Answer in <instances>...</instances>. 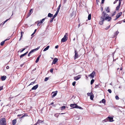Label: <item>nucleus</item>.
<instances>
[{
	"label": "nucleus",
	"instance_id": "obj_1",
	"mask_svg": "<svg viewBox=\"0 0 125 125\" xmlns=\"http://www.w3.org/2000/svg\"><path fill=\"white\" fill-rule=\"evenodd\" d=\"M101 17L104 20H106L108 21H110L112 19L111 18L109 17V15L106 13L104 11L102 14Z\"/></svg>",
	"mask_w": 125,
	"mask_h": 125
},
{
	"label": "nucleus",
	"instance_id": "obj_2",
	"mask_svg": "<svg viewBox=\"0 0 125 125\" xmlns=\"http://www.w3.org/2000/svg\"><path fill=\"white\" fill-rule=\"evenodd\" d=\"M70 106L72 108H77L80 109H83V108L81 107L78 106L76 104H71Z\"/></svg>",
	"mask_w": 125,
	"mask_h": 125
},
{
	"label": "nucleus",
	"instance_id": "obj_3",
	"mask_svg": "<svg viewBox=\"0 0 125 125\" xmlns=\"http://www.w3.org/2000/svg\"><path fill=\"white\" fill-rule=\"evenodd\" d=\"M0 125H6V122L5 118H2L0 119Z\"/></svg>",
	"mask_w": 125,
	"mask_h": 125
},
{
	"label": "nucleus",
	"instance_id": "obj_4",
	"mask_svg": "<svg viewBox=\"0 0 125 125\" xmlns=\"http://www.w3.org/2000/svg\"><path fill=\"white\" fill-rule=\"evenodd\" d=\"M68 37L66 35H65L63 37L61 41L63 42H66L67 40Z\"/></svg>",
	"mask_w": 125,
	"mask_h": 125
},
{
	"label": "nucleus",
	"instance_id": "obj_5",
	"mask_svg": "<svg viewBox=\"0 0 125 125\" xmlns=\"http://www.w3.org/2000/svg\"><path fill=\"white\" fill-rule=\"evenodd\" d=\"M95 72L94 71H93L89 75V76H91L92 78H93L94 77V75L95 74Z\"/></svg>",
	"mask_w": 125,
	"mask_h": 125
},
{
	"label": "nucleus",
	"instance_id": "obj_6",
	"mask_svg": "<svg viewBox=\"0 0 125 125\" xmlns=\"http://www.w3.org/2000/svg\"><path fill=\"white\" fill-rule=\"evenodd\" d=\"M75 57L74 58V60H75L76 58L78 57V53L77 52L76 50H75Z\"/></svg>",
	"mask_w": 125,
	"mask_h": 125
},
{
	"label": "nucleus",
	"instance_id": "obj_7",
	"mask_svg": "<svg viewBox=\"0 0 125 125\" xmlns=\"http://www.w3.org/2000/svg\"><path fill=\"white\" fill-rule=\"evenodd\" d=\"M104 20V19H103L101 18V17L99 21V24H100L101 25H102L103 24V22Z\"/></svg>",
	"mask_w": 125,
	"mask_h": 125
},
{
	"label": "nucleus",
	"instance_id": "obj_8",
	"mask_svg": "<svg viewBox=\"0 0 125 125\" xmlns=\"http://www.w3.org/2000/svg\"><path fill=\"white\" fill-rule=\"evenodd\" d=\"M108 119L109 121V122H112L114 121L113 117L108 116Z\"/></svg>",
	"mask_w": 125,
	"mask_h": 125
},
{
	"label": "nucleus",
	"instance_id": "obj_9",
	"mask_svg": "<svg viewBox=\"0 0 125 125\" xmlns=\"http://www.w3.org/2000/svg\"><path fill=\"white\" fill-rule=\"evenodd\" d=\"M81 78V75H79L74 77V79L75 80H77Z\"/></svg>",
	"mask_w": 125,
	"mask_h": 125
},
{
	"label": "nucleus",
	"instance_id": "obj_10",
	"mask_svg": "<svg viewBox=\"0 0 125 125\" xmlns=\"http://www.w3.org/2000/svg\"><path fill=\"white\" fill-rule=\"evenodd\" d=\"M32 10L33 9H31V10H30L29 12L28 13L27 15V16L28 17H29L32 13Z\"/></svg>",
	"mask_w": 125,
	"mask_h": 125
},
{
	"label": "nucleus",
	"instance_id": "obj_11",
	"mask_svg": "<svg viewBox=\"0 0 125 125\" xmlns=\"http://www.w3.org/2000/svg\"><path fill=\"white\" fill-rule=\"evenodd\" d=\"M121 4V2L119 1V4L118 6H117L116 8V10H119Z\"/></svg>",
	"mask_w": 125,
	"mask_h": 125
},
{
	"label": "nucleus",
	"instance_id": "obj_12",
	"mask_svg": "<svg viewBox=\"0 0 125 125\" xmlns=\"http://www.w3.org/2000/svg\"><path fill=\"white\" fill-rule=\"evenodd\" d=\"M122 14V12H120L119 13H118L116 16V17H117V18H119L121 15Z\"/></svg>",
	"mask_w": 125,
	"mask_h": 125
},
{
	"label": "nucleus",
	"instance_id": "obj_13",
	"mask_svg": "<svg viewBox=\"0 0 125 125\" xmlns=\"http://www.w3.org/2000/svg\"><path fill=\"white\" fill-rule=\"evenodd\" d=\"M58 60V59L55 58L52 62V64H55L56 62H57Z\"/></svg>",
	"mask_w": 125,
	"mask_h": 125
},
{
	"label": "nucleus",
	"instance_id": "obj_14",
	"mask_svg": "<svg viewBox=\"0 0 125 125\" xmlns=\"http://www.w3.org/2000/svg\"><path fill=\"white\" fill-rule=\"evenodd\" d=\"M38 87V84H37V85H35V86H34L33 87H32V88L31 90H36L37 88Z\"/></svg>",
	"mask_w": 125,
	"mask_h": 125
},
{
	"label": "nucleus",
	"instance_id": "obj_15",
	"mask_svg": "<svg viewBox=\"0 0 125 125\" xmlns=\"http://www.w3.org/2000/svg\"><path fill=\"white\" fill-rule=\"evenodd\" d=\"M57 91H56L55 92H52V93H54L52 95V98H53L57 94Z\"/></svg>",
	"mask_w": 125,
	"mask_h": 125
},
{
	"label": "nucleus",
	"instance_id": "obj_16",
	"mask_svg": "<svg viewBox=\"0 0 125 125\" xmlns=\"http://www.w3.org/2000/svg\"><path fill=\"white\" fill-rule=\"evenodd\" d=\"M6 76H2L1 77V79L2 81L5 80L6 78Z\"/></svg>",
	"mask_w": 125,
	"mask_h": 125
},
{
	"label": "nucleus",
	"instance_id": "obj_17",
	"mask_svg": "<svg viewBox=\"0 0 125 125\" xmlns=\"http://www.w3.org/2000/svg\"><path fill=\"white\" fill-rule=\"evenodd\" d=\"M105 11L107 13H108L110 12V10L109 9L108 7H107L105 9Z\"/></svg>",
	"mask_w": 125,
	"mask_h": 125
},
{
	"label": "nucleus",
	"instance_id": "obj_18",
	"mask_svg": "<svg viewBox=\"0 0 125 125\" xmlns=\"http://www.w3.org/2000/svg\"><path fill=\"white\" fill-rule=\"evenodd\" d=\"M16 119H14L12 121V123L13 125H15L16 123Z\"/></svg>",
	"mask_w": 125,
	"mask_h": 125
},
{
	"label": "nucleus",
	"instance_id": "obj_19",
	"mask_svg": "<svg viewBox=\"0 0 125 125\" xmlns=\"http://www.w3.org/2000/svg\"><path fill=\"white\" fill-rule=\"evenodd\" d=\"M41 55H39L37 57V59L35 61V62L36 63L38 62V61H39L40 58V57H41Z\"/></svg>",
	"mask_w": 125,
	"mask_h": 125
},
{
	"label": "nucleus",
	"instance_id": "obj_20",
	"mask_svg": "<svg viewBox=\"0 0 125 125\" xmlns=\"http://www.w3.org/2000/svg\"><path fill=\"white\" fill-rule=\"evenodd\" d=\"M28 52H26L25 53H24L23 54H21L20 56V57L21 58L22 57L24 56H25L28 53Z\"/></svg>",
	"mask_w": 125,
	"mask_h": 125
},
{
	"label": "nucleus",
	"instance_id": "obj_21",
	"mask_svg": "<svg viewBox=\"0 0 125 125\" xmlns=\"http://www.w3.org/2000/svg\"><path fill=\"white\" fill-rule=\"evenodd\" d=\"M50 46H47L46 48H45L43 50V51H45L48 50Z\"/></svg>",
	"mask_w": 125,
	"mask_h": 125
},
{
	"label": "nucleus",
	"instance_id": "obj_22",
	"mask_svg": "<svg viewBox=\"0 0 125 125\" xmlns=\"http://www.w3.org/2000/svg\"><path fill=\"white\" fill-rule=\"evenodd\" d=\"M94 97V95L93 94H92L90 96V99L91 100H93Z\"/></svg>",
	"mask_w": 125,
	"mask_h": 125
},
{
	"label": "nucleus",
	"instance_id": "obj_23",
	"mask_svg": "<svg viewBox=\"0 0 125 125\" xmlns=\"http://www.w3.org/2000/svg\"><path fill=\"white\" fill-rule=\"evenodd\" d=\"M103 122H106L108 121L109 120L108 119V117H107V118H106V119H105L103 120Z\"/></svg>",
	"mask_w": 125,
	"mask_h": 125
},
{
	"label": "nucleus",
	"instance_id": "obj_24",
	"mask_svg": "<svg viewBox=\"0 0 125 125\" xmlns=\"http://www.w3.org/2000/svg\"><path fill=\"white\" fill-rule=\"evenodd\" d=\"M91 19V14H90L89 15L88 17V20H90Z\"/></svg>",
	"mask_w": 125,
	"mask_h": 125
},
{
	"label": "nucleus",
	"instance_id": "obj_25",
	"mask_svg": "<svg viewBox=\"0 0 125 125\" xmlns=\"http://www.w3.org/2000/svg\"><path fill=\"white\" fill-rule=\"evenodd\" d=\"M66 108V107L65 106H62L61 107V110H63L65 109Z\"/></svg>",
	"mask_w": 125,
	"mask_h": 125
},
{
	"label": "nucleus",
	"instance_id": "obj_26",
	"mask_svg": "<svg viewBox=\"0 0 125 125\" xmlns=\"http://www.w3.org/2000/svg\"><path fill=\"white\" fill-rule=\"evenodd\" d=\"M37 22H38V23L37 24V25L38 26H40V25H41V23H42L41 22L39 21H37Z\"/></svg>",
	"mask_w": 125,
	"mask_h": 125
},
{
	"label": "nucleus",
	"instance_id": "obj_27",
	"mask_svg": "<svg viewBox=\"0 0 125 125\" xmlns=\"http://www.w3.org/2000/svg\"><path fill=\"white\" fill-rule=\"evenodd\" d=\"M53 16V14H51L50 13H48V16L49 17H52Z\"/></svg>",
	"mask_w": 125,
	"mask_h": 125
},
{
	"label": "nucleus",
	"instance_id": "obj_28",
	"mask_svg": "<svg viewBox=\"0 0 125 125\" xmlns=\"http://www.w3.org/2000/svg\"><path fill=\"white\" fill-rule=\"evenodd\" d=\"M23 33H24V32H23L22 31H21V38L19 40H20L21 38L22 37L23 34Z\"/></svg>",
	"mask_w": 125,
	"mask_h": 125
},
{
	"label": "nucleus",
	"instance_id": "obj_29",
	"mask_svg": "<svg viewBox=\"0 0 125 125\" xmlns=\"http://www.w3.org/2000/svg\"><path fill=\"white\" fill-rule=\"evenodd\" d=\"M42 122V121L41 120L39 119L38 121L36 123H37L38 124H39L40 123H41Z\"/></svg>",
	"mask_w": 125,
	"mask_h": 125
},
{
	"label": "nucleus",
	"instance_id": "obj_30",
	"mask_svg": "<svg viewBox=\"0 0 125 125\" xmlns=\"http://www.w3.org/2000/svg\"><path fill=\"white\" fill-rule=\"evenodd\" d=\"M54 18L55 17L53 16V17L51 19L50 21V22H52L53 19H54Z\"/></svg>",
	"mask_w": 125,
	"mask_h": 125
},
{
	"label": "nucleus",
	"instance_id": "obj_31",
	"mask_svg": "<svg viewBox=\"0 0 125 125\" xmlns=\"http://www.w3.org/2000/svg\"><path fill=\"white\" fill-rule=\"evenodd\" d=\"M94 82V80L93 79H92L91 81V85Z\"/></svg>",
	"mask_w": 125,
	"mask_h": 125
},
{
	"label": "nucleus",
	"instance_id": "obj_32",
	"mask_svg": "<svg viewBox=\"0 0 125 125\" xmlns=\"http://www.w3.org/2000/svg\"><path fill=\"white\" fill-rule=\"evenodd\" d=\"M58 12H57L56 11V13H55V14L54 15V16H53V17H56L58 13Z\"/></svg>",
	"mask_w": 125,
	"mask_h": 125
},
{
	"label": "nucleus",
	"instance_id": "obj_33",
	"mask_svg": "<svg viewBox=\"0 0 125 125\" xmlns=\"http://www.w3.org/2000/svg\"><path fill=\"white\" fill-rule=\"evenodd\" d=\"M102 102L104 104L105 103V99H103L102 100Z\"/></svg>",
	"mask_w": 125,
	"mask_h": 125
},
{
	"label": "nucleus",
	"instance_id": "obj_34",
	"mask_svg": "<svg viewBox=\"0 0 125 125\" xmlns=\"http://www.w3.org/2000/svg\"><path fill=\"white\" fill-rule=\"evenodd\" d=\"M119 33V32L118 31H116L115 33V35L117 36Z\"/></svg>",
	"mask_w": 125,
	"mask_h": 125
},
{
	"label": "nucleus",
	"instance_id": "obj_35",
	"mask_svg": "<svg viewBox=\"0 0 125 125\" xmlns=\"http://www.w3.org/2000/svg\"><path fill=\"white\" fill-rule=\"evenodd\" d=\"M5 43V41H3L2 42H1V43H0V45H3L4 44V43Z\"/></svg>",
	"mask_w": 125,
	"mask_h": 125
},
{
	"label": "nucleus",
	"instance_id": "obj_36",
	"mask_svg": "<svg viewBox=\"0 0 125 125\" xmlns=\"http://www.w3.org/2000/svg\"><path fill=\"white\" fill-rule=\"evenodd\" d=\"M54 116L56 117H58L59 116V114L58 113H56L54 115Z\"/></svg>",
	"mask_w": 125,
	"mask_h": 125
},
{
	"label": "nucleus",
	"instance_id": "obj_37",
	"mask_svg": "<svg viewBox=\"0 0 125 125\" xmlns=\"http://www.w3.org/2000/svg\"><path fill=\"white\" fill-rule=\"evenodd\" d=\"M49 79V77H46L44 80V81L45 82L47 81Z\"/></svg>",
	"mask_w": 125,
	"mask_h": 125
},
{
	"label": "nucleus",
	"instance_id": "obj_38",
	"mask_svg": "<svg viewBox=\"0 0 125 125\" xmlns=\"http://www.w3.org/2000/svg\"><path fill=\"white\" fill-rule=\"evenodd\" d=\"M92 94V93H88L87 94L88 96H90Z\"/></svg>",
	"mask_w": 125,
	"mask_h": 125
},
{
	"label": "nucleus",
	"instance_id": "obj_39",
	"mask_svg": "<svg viewBox=\"0 0 125 125\" xmlns=\"http://www.w3.org/2000/svg\"><path fill=\"white\" fill-rule=\"evenodd\" d=\"M10 19H7L6 20H5V21H4V22H3V25L6 22H7L8 20H9Z\"/></svg>",
	"mask_w": 125,
	"mask_h": 125
},
{
	"label": "nucleus",
	"instance_id": "obj_40",
	"mask_svg": "<svg viewBox=\"0 0 125 125\" xmlns=\"http://www.w3.org/2000/svg\"><path fill=\"white\" fill-rule=\"evenodd\" d=\"M44 20L45 19H43L42 20H41L40 21L41 22V23H42V22L44 21Z\"/></svg>",
	"mask_w": 125,
	"mask_h": 125
},
{
	"label": "nucleus",
	"instance_id": "obj_41",
	"mask_svg": "<svg viewBox=\"0 0 125 125\" xmlns=\"http://www.w3.org/2000/svg\"><path fill=\"white\" fill-rule=\"evenodd\" d=\"M115 98L117 100H118L119 99V98L118 96H115Z\"/></svg>",
	"mask_w": 125,
	"mask_h": 125
},
{
	"label": "nucleus",
	"instance_id": "obj_42",
	"mask_svg": "<svg viewBox=\"0 0 125 125\" xmlns=\"http://www.w3.org/2000/svg\"><path fill=\"white\" fill-rule=\"evenodd\" d=\"M40 48V47H38L36 49H34V50L35 51L38 50Z\"/></svg>",
	"mask_w": 125,
	"mask_h": 125
},
{
	"label": "nucleus",
	"instance_id": "obj_43",
	"mask_svg": "<svg viewBox=\"0 0 125 125\" xmlns=\"http://www.w3.org/2000/svg\"><path fill=\"white\" fill-rule=\"evenodd\" d=\"M40 48V47H38L36 49H34V50L35 51L38 50Z\"/></svg>",
	"mask_w": 125,
	"mask_h": 125
},
{
	"label": "nucleus",
	"instance_id": "obj_44",
	"mask_svg": "<svg viewBox=\"0 0 125 125\" xmlns=\"http://www.w3.org/2000/svg\"><path fill=\"white\" fill-rule=\"evenodd\" d=\"M53 68H51L50 69V71L51 73H52L53 72Z\"/></svg>",
	"mask_w": 125,
	"mask_h": 125
},
{
	"label": "nucleus",
	"instance_id": "obj_45",
	"mask_svg": "<svg viewBox=\"0 0 125 125\" xmlns=\"http://www.w3.org/2000/svg\"><path fill=\"white\" fill-rule=\"evenodd\" d=\"M34 51H35L34 50V49H33V50H32L31 51H30V53H31L32 52H34Z\"/></svg>",
	"mask_w": 125,
	"mask_h": 125
},
{
	"label": "nucleus",
	"instance_id": "obj_46",
	"mask_svg": "<svg viewBox=\"0 0 125 125\" xmlns=\"http://www.w3.org/2000/svg\"><path fill=\"white\" fill-rule=\"evenodd\" d=\"M108 91L110 93H112V91L111 89H108Z\"/></svg>",
	"mask_w": 125,
	"mask_h": 125
},
{
	"label": "nucleus",
	"instance_id": "obj_47",
	"mask_svg": "<svg viewBox=\"0 0 125 125\" xmlns=\"http://www.w3.org/2000/svg\"><path fill=\"white\" fill-rule=\"evenodd\" d=\"M36 29L35 30H34V32H33V33L31 34V36H32V35H33L35 33V32H36Z\"/></svg>",
	"mask_w": 125,
	"mask_h": 125
},
{
	"label": "nucleus",
	"instance_id": "obj_48",
	"mask_svg": "<svg viewBox=\"0 0 125 125\" xmlns=\"http://www.w3.org/2000/svg\"><path fill=\"white\" fill-rule=\"evenodd\" d=\"M110 25L108 26V27H106L105 29L106 30H107L110 27Z\"/></svg>",
	"mask_w": 125,
	"mask_h": 125
},
{
	"label": "nucleus",
	"instance_id": "obj_49",
	"mask_svg": "<svg viewBox=\"0 0 125 125\" xmlns=\"http://www.w3.org/2000/svg\"><path fill=\"white\" fill-rule=\"evenodd\" d=\"M25 49V48H23V49H22L20 51V52H22Z\"/></svg>",
	"mask_w": 125,
	"mask_h": 125
},
{
	"label": "nucleus",
	"instance_id": "obj_50",
	"mask_svg": "<svg viewBox=\"0 0 125 125\" xmlns=\"http://www.w3.org/2000/svg\"><path fill=\"white\" fill-rule=\"evenodd\" d=\"M76 82H73L72 83V85L73 86H75V84Z\"/></svg>",
	"mask_w": 125,
	"mask_h": 125
},
{
	"label": "nucleus",
	"instance_id": "obj_51",
	"mask_svg": "<svg viewBox=\"0 0 125 125\" xmlns=\"http://www.w3.org/2000/svg\"><path fill=\"white\" fill-rule=\"evenodd\" d=\"M35 81H34L33 82H31V83L29 85H32V84H34V83H35Z\"/></svg>",
	"mask_w": 125,
	"mask_h": 125
},
{
	"label": "nucleus",
	"instance_id": "obj_52",
	"mask_svg": "<svg viewBox=\"0 0 125 125\" xmlns=\"http://www.w3.org/2000/svg\"><path fill=\"white\" fill-rule=\"evenodd\" d=\"M116 13V12L115 11L114 13L112 15V16H114V15L115 14V13Z\"/></svg>",
	"mask_w": 125,
	"mask_h": 125
},
{
	"label": "nucleus",
	"instance_id": "obj_53",
	"mask_svg": "<svg viewBox=\"0 0 125 125\" xmlns=\"http://www.w3.org/2000/svg\"><path fill=\"white\" fill-rule=\"evenodd\" d=\"M61 4H60L58 7V9H60V7H61Z\"/></svg>",
	"mask_w": 125,
	"mask_h": 125
},
{
	"label": "nucleus",
	"instance_id": "obj_54",
	"mask_svg": "<svg viewBox=\"0 0 125 125\" xmlns=\"http://www.w3.org/2000/svg\"><path fill=\"white\" fill-rule=\"evenodd\" d=\"M3 89V86L0 87V91Z\"/></svg>",
	"mask_w": 125,
	"mask_h": 125
},
{
	"label": "nucleus",
	"instance_id": "obj_55",
	"mask_svg": "<svg viewBox=\"0 0 125 125\" xmlns=\"http://www.w3.org/2000/svg\"><path fill=\"white\" fill-rule=\"evenodd\" d=\"M58 45H56V46L55 47V48L56 49H57L58 48Z\"/></svg>",
	"mask_w": 125,
	"mask_h": 125
},
{
	"label": "nucleus",
	"instance_id": "obj_56",
	"mask_svg": "<svg viewBox=\"0 0 125 125\" xmlns=\"http://www.w3.org/2000/svg\"><path fill=\"white\" fill-rule=\"evenodd\" d=\"M9 66H6V68L7 69H9Z\"/></svg>",
	"mask_w": 125,
	"mask_h": 125
},
{
	"label": "nucleus",
	"instance_id": "obj_57",
	"mask_svg": "<svg viewBox=\"0 0 125 125\" xmlns=\"http://www.w3.org/2000/svg\"><path fill=\"white\" fill-rule=\"evenodd\" d=\"M104 0H102L101 3H104Z\"/></svg>",
	"mask_w": 125,
	"mask_h": 125
},
{
	"label": "nucleus",
	"instance_id": "obj_58",
	"mask_svg": "<svg viewBox=\"0 0 125 125\" xmlns=\"http://www.w3.org/2000/svg\"><path fill=\"white\" fill-rule=\"evenodd\" d=\"M67 1V0H64V3H65Z\"/></svg>",
	"mask_w": 125,
	"mask_h": 125
},
{
	"label": "nucleus",
	"instance_id": "obj_59",
	"mask_svg": "<svg viewBox=\"0 0 125 125\" xmlns=\"http://www.w3.org/2000/svg\"><path fill=\"white\" fill-rule=\"evenodd\" d=\"M60 9H58L57 10V11H56V12H59V11Z\"/></svg>",
	"mask_w": 125,
	"mask_h": 125
},
{
	"label": "nucleus",
	"instance_id": "obj_60",
	"mask_svg": "<svg viewBox=\"0 0 125 125\" xmlns=\"http://www.w3.org/2000/svg\"><path fill=\"white\" fill-rule=\"evenodd\" d=\"M21 115H18L17 116H21Z\"/></svg>",
	"mask_w": 125,
	"mask_h": 125
},
{
	"label": "nucleus",
	"instance_id": "obj_61",
	"mask_svg": "<svg viewBox=\"0 0 125 125\" xmlns=\"http://www.w3.org/2000/svg\"><path fill=\"white\" fill-rule=\"evenodd\" d=\"M96 1L97 3H98V2H99V0H96Z\"/></svg>",
	"mask_w": 125,
	"mask_h": 125
},
{
	"label": "nucleus",
	"instance_id": "obj_62",
	"mask_svg": "<svg viewBox=\"0 0 125 125\" xmlns=\"http://www.w3.org/2000/svg\"><path fill=\"white\" fill-rule=\"evenodd\" d=\"M118 18H117V17H116L114 19V20L115 21Z\"/></svg>",
	"mask_w": 125,
	"mask_h": 125
},
{
	"label": "nucleus",
	"instance_id": "obj_63",
	"mask_svg": "<svg viewBox=\"0 0 125 125\" xmlns=\"http://www.w3.org/2000/svg\"><path fill=\"white\" fill-rule=\"evenodd\" d=\"M65 35H66V36L67 35V36H68V33H66Z\"/></svg>",
	"mask_w": 125,
	"mask_h": 125
},
{
	"label": "nucleus",
	"instance_id": "obj_64",
	"mask_svg": "<svg viewBox=\"0 0 125 125\" xmlns=\"http://www.w3.org/2000/svg\"><path fill=\"white\" fill-rule=\"evenodd\" d=\"M23 65V64H22L20 65V67H21Z\"/></svg>",
	"mask_w": 125,
	"mask_h": 125
}]
</instances>
